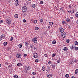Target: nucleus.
Masks as SVG:
<instances>
[{
  "label": "nucleus",
  "instance_id": "obj_34",
  "mask_svg": "<svg viewBox=\"0 0 78 78\" xmlns=\"http://www.w3.org/2000/svg\"><path fill=\"white\" fill-rule=\"evenodd\" d=\"M19 47L20 48H22V44H20L19 45Z\"/></svg>",
  "mask_w": 78,
  "mask_h": 78
},
{
  "label": "nucleus",
  "instance_id": "obj_20",
  "mask_svg": "<svg viewBox=\"0 0 78 78\" xmlns=\"http://www.w3.org/2000/svg\"><path fill=\"white\" fill-rule=\"evenodd\" d=\"M14 16L15 18H16V19H17V18H18V17H19V16L18 15V14H16Z\"/></svg>",
  "mask_w": 78,
  "mask_h": 78
},
{
  "label": "nucleus",
  "instance_id": "obj_17",
  "mask_svg": "<svg viewBox=\"0 0 78 78\" xmlns=\"http://www.w3.org/2000/svg\"><path fill=\"white\" fill-rule=\"evenodd\" d=\"M52 76L53 75L52 74H49L48 75L47 77H48V78H51V76Z\"/></svg>",
  "mask_w": 78,
  "mask_h": 78
},
{
  "label": "nucleus",
  "instance_id": "obj_57",
  "mask_svg": "<svg viewBox=\"0 0 78 78\" xmlns=\"http://www.w3.org/2000/svg\"><path fill=\"white\" fill-rule=\"evenodd\" d=\"M76 23L77 25H78V20H77V21Z\"/></svg>",
  "mask_w": 78,
  "mask_h": 78
},
{
  "label": "nucleus",
  "instance_id": "obj_22",
  "mask_svg": "<svg viewBox=\"0 0 78 78\" xmlns=\"http://www.w3.org/2000/svg\"><path fill=\"white\" fill-rule=\"evenodd\" d=\"M42 69L43 71H45V68L44 66H43Z\"/></svg>",
  "mask_w": 78,
  "mask_h": 78
},
{
  "label": "nucleus",
  "instance_id": "obj_42",
  "mask_svg": "<svg viewBox=\"0 0 78 78\" xmlns=\"http://www.w3.org/2000/svg\"><path fill=\"white\" fill-rule=\"evenodd\" d=\"M40 4H41V5H43V4H44V2H43V1H41L40 2Z\"/></svg>",
  "mask_w": 78,
  "mask_h": 78
},
{
  "label": "nucleus",
  "instance_id": "obj_16",
  "mask_svg": "<svg viewBox=\"0 0 78 78\" xmlns=\"http://www.w3.org/2000/svg\"><path fill=\"white\" fill-rule=\"evenodd\" d=\"M1 36L2 38L3 39H4L5 38V35L4 34H2L1 35Z\"/></svg>",
  "mask_w": 78,
  "mask_h": 78
},
{
  "label": "nucleus",
  "instance_id": "obj_51",
  "mask_svg": "<svg viewBox=\"0 0 78 78\" xmlns=\"http://www.w3.org/2000/svg\"><path fill=\"white\" fill-rule=\"evenodd\" d=\"M23 22L25 23L26 22V20H23Z\"/></svg>",
  "mask_w": 78,
  "mask_h": 78
},
{
  "label": "nucleus",
  "instance_id": "obj_33",
  "mask_svg": "<svg viewBox=\"0 0 78 78\" xmlns=\"http://www.w3.org/2000/svg\"><path fill=\"white\" fill-rule=\"evenodd\" d=\"M33 8H36V4H34L32 5Z\"/></svg>",
  "mask_w": 78,
  "mask_h": 78
},
{
  "label": "nucleus",
  "instance_id": "obj_11",
  "mask_svg": "<svg viewBox=\"0 0 78 78\" xmlns=\"http://www.w3.org/2000/svg\"><path fill=\"white\" fill-rule=\"evenodd\" d=\"M74 11L75 10H74V9L71 10L69 11V13H70L71 14H73V13H74Z\"/></svg>",
  "mask_w": 78,
  "mask_h": 78
},
{
  "label": "nucleus",
  "instance_id": "obj_13",
  "mask_svg": "<svg viewBox=\"0 0 78 78\" xmlns=\"http://www.w3.org/2000/svg\"><path fill=\"white\" fill-rule=\"evenodd\" d=\"M72 62L73 63H76L77 62V60L76 59H73L72 61Z\"/></svg>",
  "mask_w": 78,
  "mask_h": 78
},
{
  "label": "nucleus",
  "instance_id": "obj_30",
  "mask_svg": "<svg viewBox=\"0 0 78 78\" xmlns=\"http://www.w3.org/2000/svg\"><path fill=\"white\" fill-rule=\"evenodd\" d=\"M55 56H56V54L55 53H53L52 54V57H55Z\"/></svg>",
  "mask_w": 78,
  "mask_h": 78
},
{
  "label": "nucleus",
  "instance_id": "obj_43",
  "mask_svg": "<svg viewBox=\"0 0 78 78\" xmlns=\"http://www.w3.org/2000/svg\"><path fill=\"white\" fill-rule=\"evenodd\" d=\"M35 62H39V60H38V59H36L35 60Z\"/></svg>",
  "mask_w": 78,
  "mask_h": 78
},
{
  "label": "nucleus",
  "instance_id": "obj_61",
  "mask_svg": "<svg viewBox=\"0 0 78 78\" xmlns=\"http://www.w3.org/2000/svg\"><path fill=\"white\" fill-rule=\"evenodd\" d=\"M31 22H33V20H31Z\"/></svg>",
  "mask_w": 78,
  "mask_h": 78
},
{
  "label": "nucleus",
  "instance_id": "obj_3",
  "mask_svg": "<svg viewBox=\"0 0 78 78\" xmlns=\"http://www.w3.org/2000/svg\"><path fill=\"white\" fill-rule=\"evenodd\" d=\"M33 57L34 58H38V54L37 53L35 52L33 53Z\"/></svg>",
  "mask_w": 78,
  "mask_h": 78
},
{
  "label": "nucleus",
  "instance_id": "obj_45",
  "mask_svg": "<svg viewBox=\"0 0 78 78\" xmlns=\"http://www.w3.org/2000/svg\"><path fill=\"white\" fill-rule=\"evenodd\" d=\"M44 56L45 57H47V56H48V55H47V54H44Z\"/></svg>",
  "mask_w": 78,
  "mask_h": 78
},
{
  "label": "nucleus",
  "instance_id": "obj_1",
  "mask_svg": "<svg viewBox=\"0 0 78 78\" xmlns=\"http://www.w3.org/2000/svg\"><path fill=\"white\" fill-rule=\"evenodd\" d=\"M21 10L23 12H26V11H27V7L25 6H23Z\"/></svg>",
  "mask_w": 78,
  "mask_h": 78
},
{
  "label": "nucleus",
  "instance_id": "obj_28",
  "mask_svg": "<svg viewBox=\"0 0 78 78\" xmlns=\"http://www.w3.org/2000/svg\"><path fill=\"white\" fill-rule=\"evenodd\" d=\"M24 72L25 73H28V70H27L26 69H25Z\"/></svg>",
  "mask_w": 78,
  "mask_h": 78
},
{
  "label": "nucleus",
  "instance_id": "obj_37",
  "mask_svg": "<svg viewBox=\"0 0 78 78\" xmlns=\"http://www.w3.org/2000/svg\"><path fill=\"white\" fill-rule=\"evenodd\" d=\"M56 61L57 63H59L61 62V61L59 60H57Z\"/></svg>",
  "mask_w": 78,
  "mask_h": 78
},
{
  "label": "nucleus",
  "instance_id": "obj_7",
  "mask_svg": "<svg viewBox=\"0 0 78 78\" xmlns=\"http://www.w3.org/2000/svg\"><path fill=\"white\" fill-rule=\"evenodd\" d=\"M59 31L61 32V33H63L64 31V29H63L62 27H59Z\"/></svg>",
  "mask_w": 78,
  "mask_h": 78
},
{
  "label": "nucleus",
  "instance_id": "obj_15",
  "mask_svg": "<svg viewBox=\"0 0 78 78\" xmlns=\"http://www.w3.org/2000/svg\"><path fill=\"white\" fill-rule=\"evenodd\" d=\"M49 24L51 26H52L54 24V23L53 22H49Z\"/></svg>",
  "mask_w": 78,
  "mask_h": 78
},
{
  "label": "nucleus",
  "instance_id": "obj_59",
  "mask_svg": "<svg viewBox=\"0 0 78 78\" xmlns=\"http://www.w3.org/2000/svg\"><path fill=\"white\" fill-rule=\"evenodd\" d=\"M60 10H61V11H62V8H61L60 9Z\"/></svg>",
  "mask_w": 78,
  "mask_h": 78
},
{
  "label": "nucleus",
  "instance_id": "obj_64",
  "mask_svg": "<svg viewBox=\"0 0 78 78\" xmlns=\"http://www.w3.org/2000/svg\"><path fill=\"white\" fill-rule=\"evenodd\" d=\"M18 78H21V77H18Z\"/></svg>",
  "mask_w": 78,
  "mask_h": 78
},
{
  "label": "nucleus",
  "instance_id": "obj_14",
  "mask_svg": "<svg viewBox=\"0 0 78 78\" xmlns=\"http://www.w3.org/2000/svg\"><path fill=\"white\" fill-rule=\"evenodd\" d=\"M75 74L78 75V69H76L75 71Z\"/></svg>",
  "mask_w": 78,
  "mask_h": 78
},
{
  "label": "nucleus",
  "instance_id": "obj_50",
  "mask_svg": "<svg viewBox=\"0 0 78 78\" xmlns=\"http://www.w3.org/2000/svg\"><path fill=\"white\" fill-rule=\"evenodd\" d=\"M24 56L25 57H26V56H27V55L26 54H24Z\"/></svg>",
  "mask_w": 78,
  "mask_h": 78
},
{
  "label": "nucleus",
  "instance_id": "obj_19",
  "mask_svg": "<svg viewBox=\"0 0 78 78\" xmlns=\"http://www.w3.org/2000/svg\"><path fill=\"white\" fill-rule=\"evenodd\" d=\"M22 64L20 63H18L17 65V66H18V67L22 66Z\"/></svg>",
  "mask_w": 78,
  "mask_h": 78
},
{
  "label": "nucleus",
  "instance_id": "obj_36",
  "mask_svg": "<svg viewBox=\"0 0 78 78\" xmlns=\"http://www.w3.org/2000/svg\"><path fill=\"white\" fill-rule=\"evenodd\" d=\"M69 42H70V40L69 39H68L66 40V42L67 43H69Z\"/></svg>",
  "mask_w": 78,
  "mask_h": 78
},
{
  "label": "nucleus",
  "instance_id": "obj_62",
  "mask_svg": "<svg viewBox=\"0 0 78 78\" xmlns=\"http://www.w3.org/2000/svg\"><path fill=\"white\" fill-rule=\"evenodd\" d=\"M2 67V65L0 64V67Z\"/></svg>",
  "mask_w": 78,
  "mask_h": 78
},
{
  "label": "nucleus",
  "instance_id": "obj_58",
  "mask_svg": "<svg viewBox=\"0 0 78 78\" xmlns=\"http://www.w3.org/2000/svg\"><path fill=\"white\" fill-rule=\"evenodd\" d=\"M71 78H75V77L73 76Z\"/></svg>",
  "mask_w": 78,
  "mask_h": 78
},
{
  "label": "nucleus",
  "instance_id": "obj_48",
  "mask_svg": "<svg viewBox=\"0 0 78 78\" xmlns=\"http://www.w3.org/2000/svg\"><path fill=\"white\" fill-rule=\"evenodd\" d=\"M62 23L63 25H65L66 24V22L65 21H63L62 22Z\"/></svg>",
  "mask_w": 78,
  "mask_h": 78
},
{
  "label": "nucleus",
  "instance_id": "obj_52",
  "mask_svg": "<svg viewBox=\"0 0 78 78\" xmlns=\"http://www.w3.org/2000/svg\"><path fill=\"white\" fill-rule=\"evenodd\" d=\"M70 19H71V20H73V17H70Z\"/></svg>",
  "mask_w": 78,
  "mask_h": 78
},
{
  "label": "nucleus",
  "instance_id": "obj_46",
  "mask_svg": "<svg viewBox=\"0 0 78 78\" xmlns=\"http://www.w3.org/2000/svg\"><path fill=\"white\" fill-rule=\"evenodd\" d=\"M48 70H50V68L49 66L47 67Z\"/></svg>",
  "mask_w": 78,
  "mask_h": 78
},
{
  "label": "nucleus",
  "instance_id": "obj_44",
  "mask_svg": "<svg viewBox=\"0 0 78 78\" xmlns=\"http://www.w3.org/2000/svg\"><path fill=\"white\" fill-rule=\"evenodd\" d=\"M11 48H10V47H8L7 48V49L8 50H10Z\"/></svg>",
  "mask_w": 78,
  "mask_h": 78
},
{
  "label": "nucleus",
  "instance_id": "obj_25",
  "mask_svg": "<svg viewBox=\"0 0 78 78\" xmlns=\"http://www.w3.org/2000/svg\"><path fill=\"white\" fill-rule=\"evenodd\" d=\"M75 16L77 18H78V12H77L76 13Z\"/></svg>",
  "mask_w": 78,
  "mask_h": 78
},
{
  "label": "nucleus",
  "instance_id": "obj_60",
  "mask_svg": "<svg viewBox=\"0 0 78 78\" xmlns=\"http://www.w3.org/2000/svg\"><path fill=\"white\" fill-rule=\"evenodd\" d=\"M70 26H68V28H70Z\"/></svg>",
  "mask_w": 78,
  "mask_h": 78
},
{
  "label": "nucleus",
  "instance_id": "obj_6",
  "mask_svg": "<svg viewBox=\"0 0 78 78\" xmlns=\"http://www.w3.org/2000/svg\"><path fill=\"white\" fill-rule=\"evenodd\" d=\"M16 56L17 58H20L22 56L21 54L18 53L16 55Z\"/></svg>",
  "mask_w": 78,
  "mask_h": 78
},
{
  "label": "nucleus",
  "instance_id": "obj_54",
  "mask_svg": "<svg viewBox=\"0 0 78 78\" xmlns=\"http://www.w3.org/2000/svg\"><path fill=\"white\" fill-rule=\"evenodd\" d=\"M0 22L1 23H3V21L2 20H0Z\"/></svg>",
  "mask_w": 78,
  "mask_h": 78
},
{
  "label": "nucleus",
  "instance_id": "obj_5",
  "mask_svg": "<svg viewBox=\"0 0 78 78\" xmlns=\"http://www.w3.org/2000/svg\"><path fill=\"white\" fill-rule=\"evenodd\" d=\"M32 41H33V42H34L35 44H36L37 42V37H35L34 38L32 39Z\"/></svg>",
  "mask_w": 78,
  "mask_h": 78
},
{
  "label": "nucleus",
  "instance_id": "obj_9",
  "mask_svg": "<svg viewBox=\"0 0 78 78\" xmlns=\"http://www.w3.org/2000/svg\"><path fill=\"white\" fill-rule=\"evenodd\" d=\"M76 47V45L75 44H73L72 46L70 47V48H71V50H73V49L74 48H75Z\"/></svg>",
  "mask_w": 78,
  "mask_h": 78
},
{
  "label": "nucleus",
  "instance_id": "obj_24",
  "mask_svg": "<svg viewBox=\"0 0 78 78\" xmlns=\"http://www.w3.org/2000/svg\"><path fill=\"white\" fill-rule=\"evenodd\" d=\"M14 40V37H11L10 39V41H13Z\"/></svg>",
  "mask_w": 78,
  "mask_h": 78
},
{
  "label": "nucleus",
  "instance_id": "obj_27",
  "mask_svg": "<svg viewBox=\"0 0 78 78\" xmlns=\"http://www.w3.org/2000/svg\"><path fill=\"white\" fill-rule=\"evenodd\" d=\"M66 78H69V74H66L65 75Z\"/></svg>",
  "mask_w": 78,
  "mask_h": 78
},
{
  "label": "nucleus",
  "instance_id": "obj_31",
  "mask_svg": "<svg viewBox=\"0 0 78 78\" xmlns=\"http://www.w3.org/2000/svg\"><path fill=\"white\" fill-rule=\"evenodd\" d=\"M74 50H75L77 51V50H78V47H75V48H74Z\"/></svg>",
  "mask_w": 78,
  "mask_h": 78
},
{
  "label": "nucleus",
  "instance_id": "obj_21",
  "mask_svg": "<svg viewBox=\"0 0 78 78\" xmlns=\"http://www.w3.org/2000/svg\"><path fill=\"white\" fill-rule=\"evenodd\" d=\"M27 70H30L31 69L30 66H28L27 67Z\"/></svg>",
  "mask_w": 78,
  "mask_h": 78
},
{
  "label": "nucleus",
  "instance_id": "obj_38",
  "mask_svg": "<svg viewBox=\"0 0 78 78\" xmlns=\"http://www.w3.org/2000/svg\"><path fill=\"white\" fill-rule=\"evenodd\" d=\"M14 78H18V76L17 75H16L14 76Z\"/></svg>",
  "mask_w": 78,
  "mask_h": 78
},
{
  "label": "nucleus",
  "instance_id": "obj_53",
  "mask_svg": "<svg viewBox=\"0 0 78 78\" xmlns=\"http://www.w3.org/2000/svg\"><path fill=\"white\" fill-rule=\"evenodd\" d=\"M48 29H50V26H48Z\"/></svg>",
  "mask_w": 78,
  "mask_h": 78
},
{
  "label": "nucleus",
  "instance_id": "obj_23",
  "mask_svg": "<svg viewBox=\"0 0 78 78\" xmlns=\"http://www.w3.org/2000/svg\"><path fill=\"white\" fill-rule=\"evenodd\" d=\"M66 21L68 22H69L70 21V19L68 18L66 19Z\"/></svg>",
  "mask_w": 78,
  "mask_h": 78
},
{
  "label": "nucleus",
  "instance_id": "obj_2",
  "mask_svg": "<svg viewBox=\"0 0 78 78\" xmlns=\"http://www.w3.org/2000/svg\"><path fill=\"white\" fill-rule=\"evenodd\" d=\"M61 36L64 39L67 36V34L65 32H63L61 34Z\"/></svg>",
  "mask_w": 78,
  "mask_h": 78
},
{
  "label": "nucleus",
  "instance_id": "obj_41",
  "mask_svg": "<svg viewBox=\"0 0 78 78\" xmlns=\"http://www.w3.org/2000/svg\"><path fill=\"white\" fill-rule=\"evenodd\" d=\"M48 64L50 65L51 64V61H49L48 62Z\"/></svg>",
  "mask_w": 78,
  "mask_h": 78
},
{
  "label": "nucleus",
  "instance_id": "obj_32",
  "mask_svg": "<svg viewBox=\"0 0 78 78\" xmlns=\"http://www.w3.org/2000/svg\"><path fill=\"white\" fill-rule=\"evenodd\" d=\"M30 47L31 48H33L34 47V45L33 44H31L30 45Z\"/></svg>",
  "mask_w": 78,
  "mask_h": 78
},
{
  "label": "nucleus",
  "instance_id": "obj_56",
  "mask_svg": "<svg viewBox=\"0 0 78 78\" xmlns=\"http://www.w3.org/2000/svg\"><path fill=\"white\" fill-rule=\"evenodd\" d=\"M34 50H36V47H34Z\"/></svg>",
  "mask_w": 78,
  "mask_h": 78
},
{
  "label": "nucleus",
  "instance_id": "obj_10",
  "mask_svg": "<svg viewBox=\"0 0 78 78\" xmlns=\"http://www.w3.org/2000/svg\"><path fill=\"white\" fill-rule=\"evenodd\" d=\"M7 23H8L9 25V24L11 23V21L10 20H9V19H8L7 20Z\"/></svg>",
  "mask_w": 78,
  "mask_h": 78
},
{
  "label": "nucleus",
  "instance_id": "obj_40",
  "mask_svg": "<svg viewBox=\"0 0 78 78\" xmlns=\"http://www.w3.org/2000/svg\"><path fill=\"white\" fill-rule=\"evenodd\" d=\"M37 22V20H34V23H36Z\"/></svg>",
  "mask_w": 78,
  "mask_h": 78
},
{
  "label": "nucleus",
  "instance_id": "obj_49",
  "mask_svg": "<svg viewBox=\"0 0 78 78\" xmlns=\"http://www.w3.org/2000/svg\"><path fill=\"white\" fill-rule=\"evenodd\" d=\"M2 39L3 38H2V37H1V36H0V41H2Z\"/></svg>",
  "mask_w": 78,
  "mask_h": 78
},
{
  "label": "nucleus",
  "instance_id": "obj_63",
  "mask_svg": "<svg viewBox=\"0 0 78 78\" xmlns=\"http://www.w3.org/2000/svg\"><path fill=\"white\" fill-rule=\"evenodd\" d=\"M67 12H70V11H67Z\"/></svg>",
  "mask_w": 78,
  "mask_h": 78
},
{
  "label": "nucleus",
  "instance_id": "obj_18",
  "mask_svg": "<svg viewBox=\"0 0 78 78\" xmlns=\"http://www.w3.org/2000/svg\"><path fill=\"white\" fill-rule=\"evenodd\" d=\"M51 66L53 69H55V65L53 63L51 64Z\"/></svg>",
  "mask_w": 78,
  "mask_h": 78
},
{
  "label": "nucleus",
  "instance_id": "obj_47",
  "mask_svg": "<svg viewBox=\"0 0 78 78\" xmlns=\"http://www.w3.org/2000/svg\"><path fill=\"white\" fill-rule=\"evenodd\" d=\"M32 74L34 75H36V72H33V73H32Z\"/></svg>",
  "mask_w": 78,
  "mask_h": 78
},
{
  "label": "nucleus",
  "instance_id": "obj_35",
  "mask_svg": "<svg viewBox=\"0 0 78 78\" xmlns=\"http://www.w3.org/2000/svg\"><path fill=\"white\" fill-rule=\"evenodd\" d=\"M56 42V41H53L52 42V44H55Z\"/></svg>",
  "mask_w": 78,
  "mask_h": 78
},
{
  "label": "nucleus",
  "instance_id": "obj_8",
  "mask_svg": "<svg viewBox=\"0 0 78 78\" xmlns=\"http://www.w3.org/2000/svg\"><path fill=\"white\" fill-rule=\"evenodd\" d=\"M25 44L26 47H28L29 45V41H26L25 42Z\"/></svg>",
  "mask_w": 78,
  "mask_h": 78
},
{
  "label": "nucleus",
  "instance_id": "obj_55",
  "mask_svg": "<svg viewBox=\"0 0 78 78\" xmlns=\"http://www.w3.org/2000/svg\"><path fill=\"white\" fill-rule=\"evenodd\" d=\"M40 22H43V19L41 20Z\"/></svg>",
  "mask_w": 78,
  "mask_h": 78
},
{
  "label": "nucleus",
  "instance_id": "obj_39",
  "mask_svg": "<svg viewBox=\"0 0 78 78\" xmlns=\"http://www.w3.org/2000/svg\"><path fill=\"white\" fill-rule=\"evenodd\" d=\"M35 30H39V27H36L35 28Z\"/></svg>",
  "mask_w": 78,
  "mask_h": 78
},
{
  "label": "nucleus",
  "instance_id": "obj_12",
  "mask_svg": "<svg viewBox=\"0 0 78 78\" xmlns=\"http://www.w3.org/2000/svg\"><path fill=\"white\" fill-rule=\"evenodd\" d=\"M68 50H69V48H67V47H65L63 48V50L64 51H67Z\"/></svg>",
  "mask_w": 78,
  "mask_h": 78
},
{
  "label": "nucleus",
  "instance_id": "obj_29",
  "mask_svg": "<svg viewBox=\"0 0 78 78\" xmlns=\"http://www.w3.org/2000/svg\"><path fill=\"white\" fill-rule=\"evenodd\" d=\"M74 44L75 45H77L78 44V42H77V41H76L75 42Z\"/></svg>",
  "mask_w": 78,
  "mask_h": 78
},
{
  "label": "nucleus",
  "instance_id": "obj_4",
  "mask_svg": "<svg viewBox=\"0 0 78 78\" xmlns=\"http://www.w3.org/2000/svg\"><path fill=\"white\" fill-rule=\"evenodd\" d=\"M19 5H20V2L18 0H16L15 2V5L16 6H18Z\"/></svg>",
  "mask_w": 78,
  "mask_h": 78
},
{
  "label": "nucleus",
  "instance_id": "obj_26",
  "mask_svg": "<svg viewBox=\"0 0 78 78\" xmlns=\"http://www.w3.org/2000/svg\"><path fill=\"white\" fill-rule=\"evenodd\" d=\"M4 46H6L7 45V42H5L4 43Z\"/></svg>",
  "mask_w": 78,
  "mask_h": 78
}]
</instances>
